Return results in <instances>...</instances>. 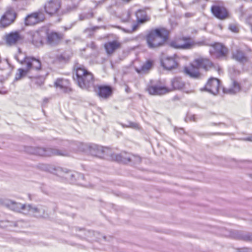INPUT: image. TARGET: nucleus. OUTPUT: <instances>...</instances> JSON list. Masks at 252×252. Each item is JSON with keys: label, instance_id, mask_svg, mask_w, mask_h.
Segmentation results:
<instances>
[{"label": "nucleus", "instance_id": "obj_11", "mask_svg": "<svg viewBox=\"0 0 252 252\" xmlns=\"http://www.w3.org/2000/svg\"><path fill=\"white\" fill-rule=\"evenodd\" d=\"M146 91L151 95H162L171 91V89L166 87L160 83L150 84L146 88Z\"/></svg>", "mask_w": 252, "mask_h": 252}, {"label": "nucleus", "instance_id": "obj_10", "mask_svg": "<svg viewBox=\"0 0 252 252\" xmlns=\"http://www.w3.org/2000/svg\"><path fill=\"white\" fill-rule=\"evenodd\" d=\"M45 19V17L42 11H35L28 15L25 17L24 23L26 26H34L43 22Z\"/></svg>", "mask_w": 252, "mask_h": 252}, {"label": "nucleus", "instance_id": "obj_14", "mask_svg": "<svg viewBox=\"0 0 252 252\" xmlns=\"http://www.w3.org/2000/svg\"><path fill=\"white\" fill-rule=\"evenodd\" d=\"M220 87V81L216 78H210L204 86V89L207 91L217 94L219 93Z\"/></svg>", "mask_w": 252, "mask_h": 252}, {"label": "nucleus", "instance_id": "obj_5", "mask_svg": "<svg viewBox=\"0 0 252 252\" xmlns=\"http://www.w3.org/2000/svg\"><path fill=\"white\" fill-rule=\"evenodd\" d=\"M17 15L13 7H7L0 17V27L6 28L9 27L15 22Z\"/></svg>", "mask_w": 252, "mask_h": 252}, {"label": "nucleus", "instance_id": "obj_22", "mask_svg": "<svg viewBox=\"0 0 252 252\" xmlns=\"http://www.w3.org/2000/svg\"><path fill=\"white\" fill-rule=\"evenodd\" d=\"M54 86L62 90L64 93L71 91L70 87V82L68 80L63 78H58L54 82Z\"/></svg>", "mask_w": 252, "mask_h": 252}, {"label": "nucleus", "instance_id": "obj_3", "mask_svg": "<svg viewBox=\"0 0 252 252\" xmlns=\"http://www.w3.org/2000/svg\"><path fill=\"white\" fill-rule=\"evenodd\" d=\"M21 63L25 65L26 68H19L16 74L15 80H19L25 77L30 73L35 71L39 72L42 70L41 61L32 56H26Z\"/></svg>", "mask_w": 252, "mask_h": 252}, {"label": "nucleus", "instance_id": "obj_12", "mask_svg": "<svg viewBox=\"0 0 252 252\" xmlns=\"http://www.w3.org/2000/svg\"><path fill=\"white\" fill-rule=\"evenodd\" d=\"M62 3L60 0H49L44 5L45 12L51 15L57 14L61 8Z\"/></svg>", "mask_w": 252, "mask_h": 252}, {"label": "nucleus", "instance_id": "obj_36", "mask_svg": "<svg viewBox=\"0 0 252 252\" xmlns=\"http://www.w3.org/2000/svg\"><path fill=\"white\" fill-rule=\"evenodd\" d=\"M123 2H129L130 1H131V0H122Z\"/></svg>", "mask_w": 252, "mask_h": 252}, {"label": "nucleus", "instance_id": "obj_32", "mask_svg": "<svg viewBox=\"0 0 252 252\" xmlns=\"http://www.w3.org/2000/svg\"><path fill=\"white\" fill-rule=\"evenodd\" d=\"M229 29L234 32H239V28L236 25L231 24L229 26Z\"/></svg>", "mask_w": 252, "mask_h": 252}, {"label": "nucleus", "instance_id": "obj_35", "mask_svg": "<svg viewBox=\"0 0 252 252\" xmlns=\"http://www.w3.org/2000/svg\"><path fill=\"white\" fill-rule=\"evenodd\" d=\"M58 59L60 60H66V59L64 57H63L62 55L58 57Z\"/></svg>", "mask_w": 252, "mask_h": 252}, {"label": "nucleus", "instance_id": "obj_7", "mask_svg": "<svg viewBox=\"0 0 252 252\" xmlns=\"http://www.w3.org/2000/svg\"><path fill=\"white\" fill-rule=\"evenodd\" d=\"M212 15L220 20H224L230 17V14L227 8L223 4H214L211 7Z\"/></svg>", "mask_w": 252, "mask_h": 252}, {"label": "nucleus", "instance_id": "obj_9", "mask_svg": "<svg viewBox=\"0 0 252 252\" xmlns=\"http://www.w3.org/2000/svg\"><path fill=\"white\" fill-rule=\"evenodd\" d=\"M182 72L186 76L194 79H197L201 77V73L194 63V60L188 65L183 67Z\"/></svg>", "mask_w": 252, "mask_h": 252}, {"label": "nucleus", "instance_id": "obj_26", "mask_svg": "<svg viewBox=\"0 0 252 252\" xmlns=\"http://www.w3.org/2000/svg\"><path fill=\"white\" fill-rule=\"evenodd\" d=\"M110 159L112 161L122 163H127L131 161L130 157L126 153H123L120 154H111Z\"/></svg>", "mask_w": 252, "mask_h": 252}, {"label": "nucleus", "instance_id": "obj_28", "mask_svg": "<svg viewBox=\"0 0 252 252\" xmlns=\"http://www.w3.org/2000/svg\"><path fill=\"white\" fill-rule=\"evenodd\" d=\"M9 206L11 210L17 212H22L27 207L29 209L31 208L30 205L27 206L25 204H22L13 201L11 202Z\"/></svg>", "mask_w": 252, "mask_h": 252}, {"label": "nucleus", "instance_id": "obj_18", "mask_svg": "<svg viewBox=\"0 0 252 252\" xmlns=\"http://www.w3.org/2000/svg\"><path fill=\"white\" fill-rule=\"evenodd\" d=\"M194 63H196L198 69L200 68L204 69L205 71H207L214 67V64L213 62L208 58L206 57H199L194 60Z\"/></svg>", "mask_w": 252, "mask_h": 252}, {"label": "nucleus", "instance_id": "obj_34", "mask_svg": "<svg viewBox=\"0 0 252 252\" xmlns=\"http://www.w3.org/2000/svg\"><path fill=\"white\" fill-rule=\"evenodd\" d=\"M39 80H40V83H39V85H42L44 83V78L43 76H40L39 77Z\"/></svg>", "mask_w": 252, "mask_h": 252}, {"label": "nucleus", "instance_id": "obj_13", "mask_svg": "<svg viewBox=\"0 0 252 252\" xmlns=\"http://www.w3.org/2000/svg\"><path fill=\"white\" fill-rule=\"evenodd\" d=\"M212 47V54L217 59H222L226 58L228 54V48L221 43H215L211 45Z\"/></svg>", "mask_w": 252, "mask_h": 252}, {"label": "nucleus", "instance_id": "obj_15", "mask_svg": "<svg viewBox=\"0 0 252 252\" xmlns=\"http://www.w3.org/2000/svg\"><path fill=\"white\" fill-rule=\"evenodd\" d=\"M161 63L163 67L168 70L176 69L179 66L178 57L175 55L163 58L161 60Z\"/></svg>", "mask_w": 252, "mask_h": 252}, {"label": "nucleus", "instance_id": "obj_24", "mask_svg": "<svg viewBox=\"0 0 252 252\" xmlns=\"http://www.w3.org/2000/svg\"><path fill=\"white\" fill-rule=\"evenodd\" d=\"M92 154L94 156L104 158L109 156L111 151L110 149L107 147L97 146L92 150Z\"/></svg>", "mask_w": 252, "mask_h": 252}, {"label": "nucleus", "instance_id": "obj_25", "mask_svg": "<svg viewBox=\"0 0 252 252\" xmlns=\"http://www.w3.org/2000/svg\"><path fill=\"white\" fill-rule=\"evenodd\" d=\"M155 62L152 59H148L142 63L140 68L135 67V71L139 74H146L153 68Z\"/></svg>", "mask_w": 252, "mask_h": 252}, {"label": "nucleus", "instance_id": "obj_4", "mask_svg": "<svg viewBox=\"0 0 252 252\" xmlns=\"http://www.w3.org/2000/svg\"><path fill=\"white\" fill-rule=\"evenodd\" d=\"M169 45L176 49H189L194 45V42L189 36H177L170 41Z\"/></svg>", "mask_w": 252, "mask_h": 252}, {"label": "nucleus", "instance_id": "obj_27", "mask_svg": "<svg viewBox=\"0 0 252 252\" xmlns=\"http://www.w3.org/2000/svg\"><path fill=\"white\" fill-rule=\"evenodd\" d=\"M171 86L172 88H169L171 89V91L172 90H180L183 89L185 87V84L182 81L181 78L175 77L171 81Z\"/></svg>", "mask_w": 252, "mask_h": 252}, {"label": "nucleus", "instance_id": "obj_8", "mask_svg": "<svg viewBox=\"0 0 252 252\" xmlns=\"http://www.w3.org/2000/svg\"><path fill=\"white\" fill-rule=\"evenodd\" d=\"M4 40L7 45L15 46L22 42L24 36L20 31H13L6 33Z\"/></svg>", "mask_w": 252, "mask_h": 252}, {"label": "nucleus", "instance_id": "obj_19", "mask_svg": "<svg viewBox=\"0 0 252 252\" xmlns=\"http://www.w3.org/2000/svg\"><path fill=\"white\" fill-rule=\"evenodd\" d=\"M122 47V43L118 40L106 42L104 45V48L108 55H112L115 51Z\"/></svg>", "mask_w": 252, "mask_h": 252}, {"label": "nucleus", "instance_id": "obj_17", "mask_svg": "<svg viewBox=\"0 0 252 252\" xmlns=\"http://www.w3.org/2000/svg\"><path fill=\"white\" fill-rule=\"evenodd\" d=\"M31 153L32 154L41 157L65 155L63 153L59 151L58 150H47L44 148L39 147L34 148L31 152Z\"/></svg>", "mask_w": 252, "mask_h": 252}, {"label": "nucleus", "instance_id": "obj_37", "mask_svg": "<svg viewBox=\"0 0 252 252\" xmlns=\"http://www.w3.org/2000/svg\"><path fill=\"white\" fill-rule=\"evenodd\" d=\"M35 83L36 84H38V83L37 81L35 82Z\"/></svg>", "mask_w": 252, "mask_h": 252}, {"label": "nucleus", "instance_id": "obj_29", "mask_svg": "<svg viewBox=\"0 0 252 252\" xmlns=\"http://www.w3.org/2000/svg\"><path fill=\"white\" fill-rule=\"evenodd\" d=\"M136 16L137 21L142 24L149 21L150 19V17L147 16L146 13L142 10H138L136 13Z\"/></svg>", "mask_w": 252, "mask_h": 252}, {"label": "nucleus", "instance_id": "obj_23", "mask_svg": "<svg viewBox=\"0 0 252 252\" xmlns=\"http://www.w3.org/2000/svg\"><path fill=\"white\" fill-rule=\"evenodd\" d=\"M231 83L227 88L223 89V92L226 94H235L241 90L240 83L234 78H231Z\"/></svg>", "mask_w": 252, "mask_h": 252}, {"label": "nucleus", "instance_id": "obj_30", "mask_svg": "<svg viewBox=\"0 0 252 252\" xmlns=\"http://www.w3.org/2000/svg\"><path fill=\"white\" fill-rule=\"evenodd\" d=\"M128 127L136 130L140 129L141 128L139 124L134 122H129Z\"/></svg>", "mask_w": 252, "mask_h": 252}, {"label": "nucleus", "instance_id": "obj_1", "mask_svg": "<svg viewBox=\"0 0 252 252\" xmlns=\"http://www.w3.org/2000/svg\"><path fill=\"white\" fill-rule=\"evenodd\" d=\"M170 31L163 27L153 29L145 36L146 44L149 49H156L164 46L169 41Z\"/></svg>", "mask_w": 252, "mask_h": 252}, {"label": "nucleus", "instance_id": "obj_31", "mask_svg": "<svg viewBox=\"0 0 252 252\" xmlns=\"http://www.w3.org/2000/svg\"><path fill=\"white\" fill-rule=\"evenodd\" d=\"M142 24L136 21V23L133 24L131 30L128 31L129 32H133L137 31Z\"/></svg>", "mask_w": 252, "mask_h": 252}, {"label": "nucleus", "instance_id": "obj_20", "mask_svg": "<svg viewBox=\"0 0 252 252\" xmlns=\"http://www.w3.org/2000/svg\"><path fill=\"white\" fill-rule=\"evenodd\" d=\"M47 42L50 45H57L63 38V34L55 32H51L46 34Z\"/></svg>", "mask_w": 252, "mask_h": 252}, {"label": "nucleus", "instance_id": "obj_6", "mask_svg": "<svg viewBox=\"0 0 252 252\" xmlns=\"http://www.w3.org/2000/svg\"><path fill=\"white\" fill-rule=\"evenodd\" d=\"M46 33L43 30H38L30 32L28 34V41L29 43L36 47L43 45Z\"/></svg>", "mask_w": 252, "mask_h": 252}, {"label": "nucleus", "instance_id": "obj_33", "mask_svg": "<svg viewBox=\"0 0 252 252\" xmlns=\"http://www.w3.org/2000/svg\"><path fill=\"white\" fill-rule=\"evenodd\" d=\"M246 23L251 27V30L252 31V14L249 15L246 19Z\"/></svg>", "mask_w": 252, "mask_h": 252}, {"label": "nucleus", "instance_id": "obj_21", "mask_svg": "<svg viewBox=\"0 0 252 252\" xmlns=\"http://www.w3.org/2000/svg\"><path fill=\"white\" fill-rule=\"evenodd\" d=\"M232 58L241 63H245L249 61L246 53L240 48H237L232 52Z\"/></svg>", "mask_w": 252, "mask_h": 252}, {"label": "nucleus", "instance_id": "obj_16", "mask_svg": "<svg viewBox=\"0 0 252 252\" xmlns=\"http://www.w3.org/2000/svg\"><path fill=\"white\" fill-rule=\"evenodd\" d=\"M95 91L99 97L107 99L112 95L113 89L111 86L100 85L97 86Z\"/></svg>", "mask_w": 252, "mask_h": 252}, {"label": "nucleus", "instance_id": "obj_2", "mask_svg": "<svg viewBox=\"0 0 252 252\" xmlns=\"http://www.w3.org/2000/svg\"><path fill=\"white\" fill-rule=\"evenodd\" d=\"M74 80L83 89L88 90L94 85L95 78L93 73L82 65H76L73 69Z\"/></svg>", "mask_w": 252, "mask_h": 252}]
</instances>
